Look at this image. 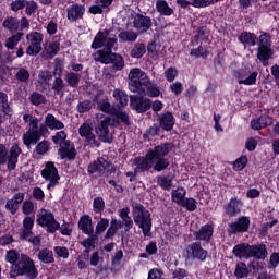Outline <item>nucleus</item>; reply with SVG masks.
<instances>
[{"instance_id": "nucleus-59", "label": "nucleus", "mask_w": 279, "mask_h": 279, "mask_svg": "<svg viewBox=\"0 0 279 279\" xmlns=\"http://www.w3.org/2000/svg\"><path fill=\"white\" fill-rule=\"evenodd\" d=\"M257 77H258V72H252L247 78L240 80L239 84H244L245 86H252L253 84H256Z\"/></svg>"}, {"instance_id": "nucleus-62", "label": "nucleus", "mask_w": 279, "mask_h": 279, "mask_svg": "<svg viewBox=\"0 0 279 279\" xmlns=\"http://www.w3.org/2000/svg\"><path fill=\"white\" fill-rule=\"evenodd\" d=\"M181 206H183V208H187L191 213L197 209V204L194 198H184Z\"/></svg>"}, {"instance_id": "nucleus-27", "label": "nucleus", "mask_w": 279, "mask_h": 279, "mask_svg": "<svg viewBox=\"0 0 279 279\" xmlns=\"http://www.w3.org/2000/svg\"><path fill=\"white\" fill-rule=\"evenodd\" d=\"M251 246L247 243L238 244L233 247V254L236 258H250Z\"/></svg>"}, {"instance_id": "nucleus-3", "label": "nucleus", "mask_w": 279, "mask_h": 279, "mask_svg": "<svg viewBox=\"0 0 279 279\" xmlns=\"http://www.w3.org/2000/svg\"><path fill=\"white\" fill-rule=\"evenodd\" d=\"M173 149V144L163 143L155 146L154 149L148 150V158L155 162L154 171L160 172L169 168V159L165 158L171 154Z\"/></svg>"}, {"instance_id": "nucleus-44", "label": "nucleus", "mask_w": 279, "mask_h": 279, "mask_svg": "<svg viewBox=\"0 0 279 279\" xmlns=\"http://www.w3.org/2000/svg\"><path fill=\"white\" fill-rule=\"evenodd\" d=\"M113 97L121 108H125V106H128V94H125L124 92L116 89L113 92Z\"/></svg>"}, {"instance_id": "nucleus-37", "label": "nucleus", "mask_w": 279, "mask_h": 279, "mask_svg": "<svg viewBox=\"0 0 279 279\" xmlns=\"http://www.w3.org/2000/svg\"><path fill=\"white\" fill-rule=\"evenodd\" d=\"M80 80H82L81 74L74 72H68L65 74V82L71 86V88H77L80 86Z\"/></svg>"}, {"instance_id": "nucleus-17", "label": "nucleus", "mask_w": 279, "mask_h": 279, "mask_svg": "<svg viewBox=\"0 0 279 279\" xmlns=\"http://www.w3.org/2000/svg\"><path fill=\"white\" fill-rule=\"evenodd\" d=\"M133 165L136 166L135 173H143V171H149L151 167L154 170V167H156V162L149 159V153H147L145 157L135 158Z\"/></svg>"}, {"instance_id": "nucleus-53", "label": "nucleus", "mask_w": 279, "mask_h": 279, "mask_svg": "<svg viewBox=\"0 0 279 279\" xmlns=\"http://www.w3.org/2000/svg\"><path fill=\"white\" fill-rule=\"evenodd\" d=\"M7 262L11 265H16L19 260H21V254H19L15 250H11L7 253Z\"/></svg>"}, {"instance_id": "nucleus-41", "label": "nucleus", "mask_w": 279, "mask_h": 279, "mask_svg": "<svg viewBox=\"0 0 279 279\" xmlns=\"http://www.w3.org/2000/svg\"><path fill=\"white\" fill-rule=\"evenodd\" d=\"M53 77V74H51V72L49 70H41L38 73V80H39V84H41V86H49V82H51V78Z\"/></svg>"}, {"instance_id": "nucleus-30", "label": "nucleus", "mask_w": 279, "mask_h": 279, "mask_svg": "<svg viewBox=\"0 0 279 279\" xmlns=\"http://www.w3.org/2000/svg\"><path fill=\"white\" fill-rule=\"evenodd\" d=\"M58 51H60V44L53 41L45 47V50L43 51V58H45V60H51L53 56L58 54Z\"/></svg>"}, {"instance_id": "nucleus-57", "label": "nucleus", "mask_w": 279, "mask_h": 279, "mask_svg": "<svg viewBox=\"0 0 279 279\" xmlns=\"http://www.w3.org/2000/svg\"><path fill=\"white\" fill-rule=\"evenodd\" d=\"M31 104L33 106H40V104H45L46 99L45 97L43 96V94L40 93H37V92H34L31 97Z\"/></svg>"}, {"instance_id": "nucleus-54", "label": "nucleus", "mask_w": 279, "mask_h": 279, "mask_svg": "<svg viewBox=\"0 0 279 279\" xmlns=\"http://www.w3.org/2000/svg\"><path fill=\"white\" fill-rule=\"evenodd\" d=\"M90 108H93L90 100H82L77 104L76 110L80 114H84V112H89Z\"/></svg>"}, {"instance_id": "nucleus-10", "label": "nucleus", "mask_w": 279, "mask_h": 279, "mask_svg": "<svg viewBox=\"0 0 279 279\" xmlns=\"http://www.w3.org/2000/svg\"><path fill=\"white\" fill-rule=\"evenodd\" d=\"M41 177L49 182L47 185L48 191H51L56 184L60 181V174H58V169L53 162L48 161L44 170H41Z\"/></svg>"}, {"instance_id": "nucleus-32", "label": "nucleus", "mask_w": 279, "mask_h": 279, "mask_svg": "<svg viewBox=\"0 0 279 279\" xmlns=\"http://www.w3.org/2000/svg\"><path fill=\"white\" fill-rule=\"evenodd\" d=\"M38 260L40 263H44L45 265H51V263H54L53 258V252L49 251L48 248H43L37 254Z\"/></svg>"}, {"instance_id": "nucleus-48", "label": "nucleus", "mask_w": 279, "mask_h": 279, "mask_svg": "<svg viewBox=\"0 0 279 279\" xmlns=\"http://www.w3.org/2000/svg\"><path fill=\"white\" fill-rule=\"evenodd\" d=\"M147 49L144 44H136L131 50L132 58H143L145 56Z\"/></svg>"}, {"instance_id": "nucleus-12", "label": "nucleus", "mask_w": 279, "mask_h": 279, "mask_svg": "<svg viewBox=\"0 0 279 279\" xmlns=\"http://www.w3.org/2000/svg\"><path fill=\"white\" fill-rule=\"evenodd\" d=\"M151 25H154V23L149 16L143 15L141 13H136L133 16V27L136 29V32H138V34H146V32L151 29Z\"/></svg>"}, {"instance_id": "nucleus-40", "label": "nucleus", "mask_w": 279, "mask_h": 279, "mask_svg": "<svg viewBox=\"0 0 279 279\" xmlns=\"http://www.w3.org/2000/svg\"><path fill=\"white\" fill-rule=\"evenodd\" d=\"M144 95H147L148 97H160V89L150 81L144 87Z\"/></svg>"}, {"instance_id": "nucleus-52", "label": "nucleus", "mask_w": 279, "mask_h": 279, "mask_svg": "<svg viewBox=\"0 0 279 279\" xmlns=\"http://www.w3.org/2000/svg\"><path fill=\"white\" fill-rule=\"evenodd\" d=\"M98 108L101 110V112H106L107 114H114V108L108 100H100L98 101Z\"/></svg>"}, {"instance_id": "nucleus-56", "label": "nucleus", "mask_w": 279, "mask_h": 279, "mask_svg": "<svg viewBox=\"0 0 279 279\" xmlns=\"http://www.w3.org/2000/svg\"><path fill=\"white\" fill-rule=\"evenodd\" d=\"M52 141L54 145H64V143L68 142L66 140V133L64 131H59L56 133L54 136H52Z\"/></svg>"}, {"instance_id": "nucleus-26", "label": "nucleus", "mask_w": 279, "mask_h": 279, "mask_svg": "<svg viewBox=\"0 0 279 279\" xmlns=\"http://www.w3.org/2000/svg\"><path fill=\"white\" fill-rule=\"evenodd\" d=\"M274 58V50L271 48H258L257 49V60L267 66L269 64V60Z\"/></svg>"}, {"instance_id": "nucleus-46", "label": "nucleus", "mask_w": 279, "mask_h": 279, "mask_svg": "<svg viewBox=\"0 0 279 279\" xmlns=\"http://www.w3.org/2000/svg\"><path fill=\"white\" fill-rule=\"evenodd\" d=\"M258 49H271V36L264 33L259 36Z\"/></svg>"}, {"instance_id": "nucleus-33", "label": "nucleus", "mask_w": 279, "mask_h": 279, "mask_svg": "<svg viewBox=\"0 0 279 279\" xmlns=\"http://www.w3.org/2000/svg\"><path fill=\"white\" fill-rule=\"evenodd\" d=\"M156 10L161 16H171V14H173V9H171L165 0H157Z\"/></svg>"}, {"instance_id": "nucleus-24", "label": "nucleus", "mask_w": 279, "mask_h": 279, "mask_svg": "<svg viewBox=\"0 0 279 279\" xmlns=\"http://www.w3.org/2000/svg\"><path fill=\"white\" fill-rule=\"evenodd\" d=\"M196 241H210L213 236V225H205L199 231L194 232Z\"/></svg>"}, {"instance_id": "nucleus-50", "label": "nucleus", "mask_w": 279, "mask_h": 279, "mask_svg": "<svg viewBox=\"0 0 279 279\" xmlns=\"http://www.w3.org/2000/svg\"><path fill=\"white\" fill-rule=\"evenodd\" d=\"M89 238L83 240L81 242V245H83V247L85 248H90V247H95V244L98 243L99 238L97 236V234H88Z\"/></svg>"}, {"instance_id": "nucleus-20", "label": "nucleus", "mask_w": 279, "mask_h": 279, "mask_svg": "<svg viewBox=\"0 0 279 279\" xmlns=\"http://www.w3.org/2000/svg\"><path fill=\"white\" fill-rule=\"evenodd\" d=\"M243 203L239 198H231L229 204L225 207V213L229 215V217H234L241 213V208Z\"/></svg>"}, {"instance_id": "nucleus-47", "label": "nucleus", "mask_w": 279, "mask_h": 279, "mask_svg": "<svg viewBox=\"0 0 279 279\" xmlns=\"http://www.w3.org/2000/svg\"><path fill=\"white\" fill-rule=\"evenodd\" d=\"M250 275V270L247 269V266L245 263H239L235 267L234 276L238 278H247Z\"/></svg>"}, {"instance_id": "nucleus-29", "label": "nucleus", "mask_w": 279, "mask_h": 279, "mask_svg": "<svg viewBox=\"0 0 279 279\" xmlns=\"http://www.w3.org/2000/svg\"><path fill=\"white\" fill-rule=\"evenodd\" d=\"M119 216L122 219V223L125 228V231L132 230L134 226V220H132V217H130V208L125 207L119 210Z\"/></svg>"}, {"instance_id": "nucleus-11", "label": "nucleus", "mask_w": 279, "mask_h": 279, "mask_svg": "<svg viewBox=\"0 0 279 279\" xmlns=\"http://www.w3.org/2000/svg\"><path fill=\"white\" fill-rule=\"evenodd\" d=\"M28 125L29 130L23 135L24 145H26V147L36 145V143L39 141L38 118L31 120Z\"/></svg>"}, {"instance_id": "nucleus-36", "label": "nucleus", "mask_w": 279, "mask_h": 279, "mask_svg": "<svg viewBox=\"0 0 279 279\" xmlns=\"http://www.w3.org/2000/svg\"><path fill=\"white\" fill-rule=\"evenodd\" d=\"M239 40L243 45H248V47H254L258 38L256 37V35L245 32L240 35Z\"/></svg>"}, {"instance_id": "nucleus-2", "label": "nucleus", "mask_w": 279, "mask_h": 279, "mask_svg": "<svg viewBox=\"0 0 279 279\" xmlns=\"http://www.w3.org/2000/svg\"><path fill=\"white\" fill-rule=\"evenodd\" d=\"M113 118L106 117L104 120L98 122L96 125V134L102 143H112V135H110V129L114 125H119V123H124L125 125H130V117L128 113L118 111L113 113Z\"/></svg>"}, {"instance_id": "nucleus-49", "label": "nucleus", "mask_w": 279, "mask_h": 279, "mask_svg": "<svg viewBox=\"0 0 279 279\" xmlns=\"http://www.w3.org/2000/svg\"><path fill=\"white\" fill-rule=\"evenodd\" d=\"M23 33H17L9 38L5 43L7 49H14V47H16V45H19V43L21 41V38H23Z\"/></svg>"}, {"instance_id": "nucleus-5", "label": "nucleus", "mask_w": 279, "mask_h": 279, "mask_svg": "<svg viewBox=\"0 0 279 279\" xmlns=\"http://www.w3.org/2000/svg\"><path fill=\"white\" fill-rule=\"evenodd\" d=\"M132 213L134 223L140 227L144 236H149L151 234V213L141 203L133 204Z\"/></svg>"}, {"instance_id": "nucleus-18", "label": "nucleus", "mask_w": 279, "mask_h": 279, "mask_svg": "<svg viewBox=\"0 0 279 279\" xmlns=\"http://www.w3.org/2000/svg\"><path fill=\"white\" fill-rule=\"evenodd\" d=\"M23 199H25L24 193H16L12 199H9L5 204V208L11 213V215H16L19 207L23 204Z\"/></svg>"}, {"instance_id": "nucleus-8", "label": "nucleus", "mask_w": 279, "mask_h": 279, "mask_svg": "<svg viewBox=\"0 0 279 279\" xmlns=\"http://www.w3.org/2000/svg\"><path fill=\"white\" fill-rule=\"evenodd\" d=\"M37 223L41 228H47V232L53 234L57 230H60V222L56 220L53 214L47 209H40L37 214Z\"/></svg>"}, {"instance_id": "nucleus-64", "label": "nucleus", "mask_w": 279, "mask_h": 279, "mask_svg": "<svg viewBox=\"0 0 279 279\" xmlns=\"http://www.w3.org/2000/svg\"><path fill=\"white\" fill-rule=\"evenodd\" d=\"M36 151L37 154H39V156L47 154V151H49V142L43 141L39 144H37Z\"/></svg>"}, {"instance_id": "nucleus-19", "label": "nucleus", "mask_w": 279, "mask_h": 279, "mask_svg": "<svg viewBox=\"0 0 279 279\" xmlns=\"http://www.w3.org/2000/svg\"><path fill=\"white\" fill-rule=\"evenodd\" d=\"M78 228L83 234H93L95 229L93 228V218L89 215H84L78 220Z\"/></svg>"}, {"instance_id": "nucleus-9", "label": "nucleus", "mask_w": 279, "mask_h": 279, "mask_svg": "<svg viewBox=\"0 0 279 279\" xmlns=\"http://www.w3.org/2000/svg\"><path fill=\"white\" fill-rule=\"evenodd\" d=\"M28 47L26 48L27 56H38L43 51V34L38 32L29 33L26 36Z\"/></svg>"}, {"instance_id": "nucleus-42", "label": "nucleus", "mask_w": 279, "mask_h": 279, "mask_svg": "<svg viewBox=\"0 0 279 279\" xmlns=\"http://www.w3.org/2000/svg\"><path fill=\"white\" fill-rule=\"evenodd\" d=\"M184 197H186V190L184 187H178L177 190L172 191V199L175 204L182 205L184 202Z\"/></svg>"}, {"instance_id": "nucleus-6", "label": "nucleus", "mask_w": 279, "mask_h": 279, "mask_svg": "<svg viewBox=\"0 0 279 279\" xmlns=\"http://www.w3.org/2000/svg\"><path fill=\"white\" fill-rule=\"evenodd\" d=\"M150 81L147 73L138 68L131 69L129 73V88L132 93H137V95H145V86H147Z\"/></svg>"}, {"instance_id": "nucleus-15", "label": "nucleus", "mask_w": 279, "mask_h": 279, "mask_svg": "<svg viewBox=\"0 0 279 279\" xmlns=\"http://www.w3.org/2000/svg\"><path fill=\"white\" fill-rule=\"evenodd\" d=\"M187 256L204 262L208 256V251L204 250L199 242H194L187 246Z\"/></svg>"}, {"instance_id": "nucleus-60", "label": "nucleus", "mask_w": 279, "mask_h": 279, "mask_svg": "<svg viewBox=\"0 0 279 279\" xmlns=\"http://www.w3.org/2000/svg\"><path fill=\"white\" fill-rule=\"evenodd\" d=\"M15 77L17 82H27L29 80V71L22 68L16 72Z\"/></svg>"}, {"instance_id": "nucleus-39", "label": "nucleus", "mask_w": 279, "mask_h": 279, "mask_svg": "<svg viewBox=\"0 0 279 279\" xmlns=\"http://www.w3.org/2000/svg\"><path fill=\"white\" fill-rule=\"evenodd\" d=\"M3 27L9 29V32H19V27H21V22H19L16 17H8L3 22Z\"/></svg>"}, {"instance_id": "nucleus-51", "label": "nucleus", "mask_w": 279, "mask_h": 279, "mask_svg": "<svg viewBox=\"0 0 279 279\" xmlns=\"http://www.w3.org/2000/svg\"><path fill=\"white\" fill-rule=\"evenodd\" d=\"M157 184H159V186L165 191H169L171 186H173V182L169 177H158Z\"/></svg>"}, {"instance_id": "nucleus-61", "label": "nucleus", "mask_w": 279, "mask_h": 279, "mask_svg": "<svg viewBox=\"0 0 279 279\" xmlns=\"http://www.w3.org/2000/svg\"><path fill=\"white\" fill-rule=\"evenodd\" d=\"M94 209L96 213H102L104 208H106V203L104 202V198L98 196L94 198Z\"/></svg>"}, {"instance_id": "nucleus-13", "label": "nucleus", "mask_w": 279, "mask_h": 279, "mask_svg": "<svg viewBox=\"0 0 279 279\" xmlns=\"http://www.w3.org/2000/svg\"><path fill=\"white\" fill-rule=\"evenodd\" d=\"M78 134L82 138H85V144L90 145V147H99L101 143L97 141V136L93 133V126L88 123H83L78 129Z\"/></svg>"}, {"instance_id": "nucleus-16", "label": "nucleus", "mask_w": 279, "mask_h": 279, "mask_svg": "<svg viewBox=\"0 0 279 279\" xmlns=\"http://www.w3.org/2000/svg\"><path fill=\"white\" fill-rule=\"evenodd\" d=\"M110 167H112V165H110L108 160H106L104 157H99L88 166V173H98V175H104V173H106Z\"/></svg>"}, {"instance_id": "nucleus-35", "label": "nucleus", "mask_w": 279, "mask_h": 279, "mask_svg": "<svg viewBox=\"0 0 279 279\" xmlns=\"http://www.w3.org/2000/svg\"><path fill=\"white\" fill-rule=\"evenodd\" d=\"M51 88L54 92V95H60V97L64 95V81L62 80V76L54 77Z\"/></svg>"}, {"instance_id": "nucleus-22", "label": "nucleus", "mask_w": 279, "mask_h": 279, "mask_svg": "<svg viewBox=\"0 0 279 279\" xmlns=\"http://www.w3.org/2000/svg\"><path fill=\"white\" fill-rule=\"evenodd\" d=\"M159 125L162 130L167 132L173 130V125H175V119L171 112L163 113L159 117Z\"/></svg>"}, {"instance_id": "nucleus-31", "label": "nucleus", "mask_w": 279, "mask_h": 279, "mask_svg": "<svg viewBox=\"0 0 279 279\" xmlns=\"http://www.w3.org/2000/svg\"><path fill=\"white\" fill-rule=\"evenodd\" d=\"M84 16V8L78 4H73L68 8V19L69 21H77V19H82Z\"/></svg>"}, {"instance_id": "nucleus-7", "label": "nucleus", "mask_w": 279, "mask_h": 279, "mask_svg": "<svg viewBox=\"0 0 279 279\" xmlns=\"http://www.w3.org/2000/svg\"><path fill=\"white\" fill-rule=\"evenodd\" d=\"M21 147L19 144H14L9 151L8 156V148L5 145L0 144V165H5L8 162V170L13 171L16 169V162H19V156H21Z\"/></svg>"}, {"instance_id": "nucleus-21", "label": "nucleus", "mask_w": 279, "mask_h": 279, "mask_svg": "<svg viewBox=\"0 0 279 279\" xmlns=\"http://www.w3.org/2000/svg\"><path fill=\"white\" fill-rule=\"evenodd\" d=\"M59 156L62 158V160H64V158H69L70 160L75 158V147H73L70 141L61 144L59 148Z\"/></svg>"}, {"instance_id": "nucleus-63", "label": "nucleus", "mask_w": 279, "mask_h": 279, "mask_svg": "<svg viewBox=\"0 0 279 279\" xmlns=\"http://www.w3.org/2000/svg\"><path fill=\"white\" fill-rule=\"evenodd\" d=\"M165 77L167 82H173L178 77V69L169 68L165 71Z\"/></svg>"}, {"instance_id": "nucleus-14", "label": "nucleus", "mask_w": 279, "mask_h": 279, "mask_svg": "<svg viewBox=\"0 0 279 279\" xmlns=\"http://www.w3.org/2000/svg\"><path fill=\"white\" fill-rule=\"evenodd\" d=\"M130 104L136 112H147L151 108V100L138 95H132L130 97Z\"/></svg>"}, {"instance_id": "nucleus-25", "label": "nucleus", "mask_w": 279, "mask_h": 279, "mask_svg": "<svg viewBox=\"0 0 279 279\" xmlns=\"http://www.w3.org/2000/svg\"><path fill=\"white\" fill-rule=\"evenodd\" d=\"M257 258V260H265L267 258V247L263 244L251 246L250 258Z\"/></svg>"}, {"instance_id": "nucleus-4", "label": "nucleus", "mask_w": 279, "mask_h": 279, "mask_svg": "<svg viewBox=\"0 0 279 279\" xmlns=\"http://www.w3.org/2000/svg\"><path fill=\"white\" fill-rule=\"evenodd\" d=\"M19 276H26L29 279L37 278L38 276L36 265L26 254H22L19 262L11 265L10 278H19Z\"/></svg>"}, {"instance_id": "nucleus-1", "label": "nucleus", "mask_w": 279, "mask_h": 279, "mask_svg": "<svg viewBox=\"0 0 279 279\" xmlns=\"http://www.w3.org/2000/svg\"><path fill=\"white\" fill-rule=\"evenodd\" d=\"M117 44V39L110 37V31L99 32L94 43L92 44V49H101L94 53L95 62H100L101 64H113V71H121L125 66V61L120 54L112 52V47Z\"/></svg>"}, {"instance_id": "nucleus-43", "label": "nucleus", "mask_w": 279, "mask_h": 279, "mask_svg": "<svg viewBox=\"0 0 279 279\" xmlns=\"http://www.w3.org/2000/svg\"><path fill=\"white\" fill-rule=\"evenodd\" d=\"M23 228L21 236H29V234H32V228H34V218L25 217L23 220Z\"/></svg>"}, {"instance_id": "nucleus-23", "label": "nucleus", "mask_w": 279, "mask_h": 279, "mask_svg": "<svg viewBox=\"0 0 279 279\" xmlns=\"http://www.w3.org/2000/svg\"><path fill=\"white\" fill-rule=\"evenodd\" d=\"M247 228H250V219L242 217L238 222L230 225V232L233 234H236V232H247Z\"/></svg>"}, {"instance_id": "nucleus-34", "label": "nucleus", "mask_w": 279, "mask_h": 279, "mask_svg": "<svg viewBox=\"0 0 279 279\" xmlns=\"http://www.w3.org/2000/svg\"><path fill=\"white\" fill-rule=\"evenodd\" d=\"M121 220H117V219H111L110 222V227L106 232L105 239H112L114 236V234H117V232H119V230H121Z\"/></svg>"}, {"instance_id": "nucleus-38", "label": "nucleus", "mask_w": 279, "mask_h": 279, "mask_svg": "<svg viewBox=\"0 0 279 279\" xmlns=\"http://www.w3.org/2000/svg\"><path fill=\"white\" fill-rule=\"evenodd\" d=\"M118 38H120V40H123L124 43H136L138 34L134 31H123L119 33Z\"/></svg>"}, {"instance_id": "nucleus-58", "label": "nucleus", "mask_w": 279, "mask_h": 279, "mask_svg": "<svg viewBox=\"0 0 279 279\" xmlns=\"http://www.w3.org/2000/svg\"><path fill=\"white\" fill-rule=\"evenodd\" d=\"M246 166H247V157L242 156L234 161L233 169L235 171H243V169H245Z\"/></svg>"}, {"instance_id": "nucleus-45", "label": "nucleus", "mask_w": 279, "mask_h": 279, "mask_svg": "<svg viewBox=\"0 0 279 279\" xmlns=\"http://www.w3.org/2000/svg\"><path fill=\"white\" fill-rule=\"evenodd\" d=\"M0 108L3 113L5 114H12V109L10 108V105L8 104V94L0 92Z\"/></svg>"}, {"instance_id": "nucleus-55", "label": "nucleus", "mask_w": 279, "mask_h": 279, "mask_svg": "<svg viewBox=\"0 0 279 279\" xmlns=\"http://www.w3.org/2000/svg\"><path fill=\"white\" fill-rule=\"evenodd\" d=\"M108 226H110V220L106 218H100V221L96 226V236L98 234H104L106 232Z\"/></svg>"}, {"instance_id": "nucleus-28", "label": "nucleus", "mask_w": 279, "mask_h": 279, "mask_svg": "<svg viewBox=\"0 0 279 279\" xmlns=\"http://www.w3.org/2000/svg\"><path fill=\"white\" fill-rule=\"evenodd\" d=\"M45 125L49 128V130H63L64 123L62 121L56 119L54 114L48 113L45 118Z\"/></svg>"}]
</instances>
